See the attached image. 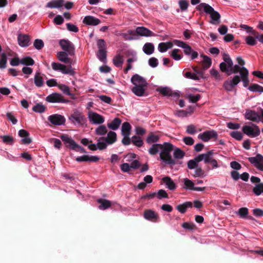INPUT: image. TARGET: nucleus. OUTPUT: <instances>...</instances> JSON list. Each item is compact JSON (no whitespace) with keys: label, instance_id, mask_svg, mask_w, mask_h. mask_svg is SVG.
I'll return each mask as SVG.
<instances>
[{"label":"nucleus","instance_id":"1","mask_svg":"<svg viewBox=\"0 0 263 263\" xmlns=\"http://www.w3.org/2000/svg\"><path fill=\"white\" fill-rule=\"evenodd\" d=\"M68 55H69L68 53L66 51H60L57 53L59 60L68 64L69 66H67L64 64L54 62L52 63L51 66L54 70L60 71L63 74L73 76L75 74V71L71 67V65L75 64L76 60L69 58Z\"/></svg>","mask_w":263,"mask_h":263},{"label":"nucleus","instance_id":"2","mask_svg":"<svg viewBox=\"0 0 263 263\" xmlns=\"http://www.w3.org/2000/svg\"><path fill=\"white\" fill-rule=\"evenodd\" d=\"M174 149V146L169 142H164L163 144H154L148 149V153L154 155L160 151V158L161 160L167 164L173 163V160L171 153Z\"/></svg>","mask_w":263,"mask_h":263},{"label":"nucleus","instance_id":"3","mask_svg":"<svg viewBox=\"0 0 263 263\" xmlns=\"http://www.w3.org/2000/svg\"><path fill=\"white\" fill-rule=\"evenodd\" d=\"M130 81L134 85L132 88L133 92L138 97L144 96L148 84L145 79L138 74H135L131 78Z\"/></svg>","mask_w":263,"mask_h":263},{"label":"nucleus","instance_id":"4","mask_svg":"<svg viewBox=\"0 0 263 263\" xmlns=\"http://www.w3.org/2000/svg\"><path fill=\"white\" fill-rule=\"evenodd\" d=\"M197 9L200 11H203L206 14L210 15L211 21L210 23L213 25H218L220 23V14L214 10L209 4L202 3L197 6Z\"/></svg>","mask_w":263,"mask_h":263},{"label":"nucleus","instance_id":"5","mask_svg":"<svg viewBox=\"0 0 263 263\" xmlns=\"http://www.w3.org/2000/svg\"><path fill=\"white\" fill-rule=\"evenodd\" d=\"M219 67L222 72H225L228 75L238 72L241 68L238 65L234 66L232 60L228 55H224L223 62L220 63Z\"/></svg>","mask_w":263,"mask_h":263},{"label":"nucleus","instance_id":"6","mask_svg":"<svg viewBox=\"0 0 263 263\" xmlns=\"http://www.w3.org/2000/svg\"><path fill=\"white\" fill-rule=\"evenodd\" d=\"M68 120L77 127H84L86 125L87 119L83 112L79 109H74L69 116Z\"/></svg>","mask_w":263,"mask_h":263},{"label":"nucleus","instance_id":"7","mask_svg":"<svg viewBox=\"0 0 263 263\" xmlns=\"http://www.w3.org/2000/svg\"><path fill=\"white\" fill-rule=\"evenodd\" d=\"M117 140V135L115 132L110 131L107 133V137L104 138H100L98 140L97 145L98 149L102 150L106 148L107 144H111Z\"/></svg>","mask_w":263,"mask_h":263},{"label":"nucleus","instance_id":"8","mask_svg":"<svg viewBox=\"0 0 263 263\" xmlns=\"http://www.w3.org/2000/svg\"><path fill=\"white\" fill-rule=\"evenodd\" d=\"M241 130L245 134L251 138L256 137L260 133L259 127L253 123H250L243 126Z\"/></svg>","mask_w":263,"mask_h":263},{"label":"nucleus","instance_id":"9","mask_svg":"<svg viewBox=\"0 0 263 263\" xmlns=\"http://www.w3.org/2000/svg\"><path fill=\"white\" fill-rule=\"evenodd\" d=\"M97 45L99 49L97 53L98 59L103 62L106 61V45L103 39H99L97 41Z\"/></svg>","mask_w":263,"mask_h":263},{"label":"nucleus","instance_id":"10","mask_svg":"<svg viewBox=\"0 0 263 263\" xmlns=\"http://www.w3.org/2000/svg\"><path fill=\"white\" fill-rule=\"evenodd\" d=\"M88 118L91 124L96 125H101L105 122V118L92 110H90L88 112Z\"/></svg>","mask_w":263,"mask_h":263},{"label":"nucleus","instance_id":"11","mask_svg":"<svg viewBox=\"0 0 263 263\" xmlns=\"http://www.w3.org/2000/svg\"><path fill=\"white\" fill-rule=\"evenodd\" d=\"M240 81L239 76L235 75L232 79L225 81L223 84V87L227 91H232Z\"/></svg>","mask_w":263,"mask_h":263},{"label":"nucleus","instance_id":"12","mask_svg":"<svg viewBox=\"0 0 263 263\" xmlns=\"http://www.w3.org/2000/svg\"><path fill=\"white\" fill-rule=\"evenodd\" d=\"M143 217L147 220L157 222L160 220L158 213L151 209L145 210L143 213Z\"/></svg>","mask_w":263,"mask_h":263},{"label":"nucleus","instance_id":"13","mask_svg":"<svg viewBox=\"0 0 263 263\" xmlns=\"http://www.w3.org/2000/svg\"><path fill=\"white\" fill-rule=\"evenodd\" d=\"M60 45L63 50L68 53L70 55L74 54L73 45L67 40H62L60 41Z\"/></svg>","mask_w":263,"mask_h":263},{"label":"nucleus","instance_id":"14","mask_svg":"<svg viewBox=\"0 0 263 263\" xmlns=\"http://www.w3.org/2000/svg\"><path fill=\"white\" fill-rule=\"evenodd\" d=\"M46 100L50 103H67L68 100L65 99L62 95L59 93H52L48 96Z\"/></svg>","mask_w":263,"mask_h":263},{"label":"nucleus","instance_id":"15","mask_svg":"<svg viewBox=\"0 0 263 263\" xmlns=\"http://www.w3.org/2000/svg\"><path fill=\"white\" fill-rule=\"evenodd\" d=\"M249 161L260 171H263V156L260 154L250 157Z\"/></svg>","mask_w":263,"mask_h":263},{"label":"nucleus","instance_id":"16","mask_svg":"<svg viewBox=\"0 0 263 263\" xmlns=\"http://www.w3.org/2000/svg\"><path fill=\"white\" fill-rule=\"evenodd\" d=\"M198 138L204 142H208L213 138H217V134L213 130H206L198 135Z\"/></svg>","mask_w":263,"mask_h":263},{"label":"nucleus","instance_id":"17","mask_svg":"<svg viewBox=\"0 0 263 263\" xmlns=\"http://www.w3.org/2000/svg\"><path fill=\"white\" fill-rule=\"evenodd\" d=\"M48 119L54 125H61L64 124L65 122V118L64 117L58 114L49 116Z\"/></svg>","mask_w":263,"mask_h":263},{"label":"nucleus","instance_id":"18","mask_svg":"<svg viewBox=\"0 0 263 263\" xmlns=\"http://www.w3.org/2000/svg\"><path fill=\"white\" fill-rule=\"evenodd\" d=\"M245 118L253 122H259L261 121V113L259 114L254 110H248L245 113Z\"/></svg>","mask_w":263,"mask_h":263},{"label":"nucleus","instance_id":"19","mask_svg":"<svg viewBox=\"0 0 263 263\" xmlns=\"http://www.w3.org/2000/svg\"><path fill=\"white\" fill-rule=\"evenodd\" d=\"M61 139L66 146L72 149H76V146H78V144L67 135H62L61 136Z\"/></svg>","mask_w":263,"mask_h":263},{"label":"nucleus","instance_id":"20","mask_svg":"<svg viewBox=\"0 0 263 263\" xmlns=\"http://www.w3.org/2000/svg\"><path fill=\"white\" fill-rule=\"evenodd\" d=\"M136 34H138L142 36H153L155 35L154 33L150 30L144 27H138L135 30Z\"/></svg>","mask_w":263,"mask_h":263},{"label":"nucleus","instance_id":"21","mask_svg":"<svg viewBox=\"0 0 263 263\" xmlns=\"http://www.w3.org/2000/svg\"><path fill=\"white\" fill-rule=\"evenodd\" d=\"M101 21L93 16L87 15L84 17L83 20V23L89 26H96L99 24Z\"/></svg>","mask_w":263,"mask_h":263},{"label":"nucleus","instance_id":"22","mask_svg":"<svg viewBox=\"0 0 263 263\" xmlns=\"http://www.w3.org/2000/svg\"><path fill=\"white\" fill-rule=\"evenodd\" d=\"M241 81L245 87H247L249 84V80L248 78L249 71L245 67H241L240 70L239 71Z\"/></svg>","mask_w":263,"mask_h":263},{"label":"nucleus","instance_id":"23","mask_svg":"<svg viewBox=\"0 0 263 263\" xmlns=\"http://www.w3.org/2000/svg\"><path fill=\"white\" fill-rule=\"evenodd\" d=\"M17 41L20 46L25 47L29 46L30 38L28 35L20 34L17 37Z\"/></svg>","mask_w":263,"mask_h":263},{"label":"nucleus","instance_id":"24","mask_svg":"<svg viewBox=\"0 0 263 263\" xmlns=\"http://www.w3.org/2000/svg\"><path fill=\"white\" fill-rule=\"evenodd\" d=\"M76 160L78 162H97L100 158L97 156L83 155L77 157Z\"/></svg>","mask_w":263,"mask_h":263},{"label":"nucleus","instance_id":"25","mask_svg":"<svg viewBox=\"0 0 263 263\" xmlns=\"http://www.w3.org/2000/svg\"><path fill=\"white\" fill-rule=\"evenodd\" d=\"M117 35L122 36L126 41H132L136 39L135 31L132 30H129L126 32L117 34Z\"/></svg>","mask_w":263,"mask_h":263},{"label":"nucleus","instance_id":"26","mask_svg":"<svg viewBox=\"0 0 263 263\" xmlns=\"http://www.w3.org/2000/svg\"><path fill=\"white\" fill-rule=\"evenodd\" d=\"M161 137V135L158 133H150L146 139V142L149 144H152L158 142Z\"/></svg>","mask_w":263,"mask_h":263},{"label":"nucleus","instance_id":"27","mask_svg":"<svg viewBox=\"0 0 263 263\" xmlns=\"http://www.w3.org/2000/svg\"><path fill=\"white\" fill-rule=\"evenodd\" d=\"M29 133L25 129H21L18 132V135L22 139V141L24 144H29L31 142V139L29 137Z\"/></svg>","mask_w":263,"mask_h":263},{"label":"nucleus","instance_id":"28","mask_svg":"<svg viewBox=\"0 0 263 263\" xmlns=\"http://www.w3.org/2000/svg\"><path fill=\"white\" fill-rule=\"evenodd\" d=\"M203 161L205 163H209L210 165L206 167V170L208 171L217 168L219 167V165L218 164L217 161L214 158L210 159H206V160Z\"/></svg>","mask_w":263,"mask_h":263},{"label":"nucleus","instance_id":"29","mask_svg":"<svg viewBox=\"0 0 263 263\" xmlns=\"http://www.w3.org/2000/svg\"><path fill=\"white\" fill-rule=\"evenodd\" d=\"M158 91L164 96H174L178 97L179 95L177 92H173L172 90L168 87H161L158 89Z\"/></svg>","mask_w":263,"mask_h":263},{"label":"nucleus","instance_id":"30","mask_svg":"<svg viewBox=\"0 0 263 263\" xmlns=\"http://www.w3.org/2000/svg\"><path fill=\"white\" fill-rule=\"evenodd\" d=\"M173 46V44L171 42H162L159 44L158 49L160 52H164L168 49L172 48Z\"/></svg>","mask_w":263,"mask_h":263},{"label":"nucleus","instance_id":"31","mask_svg":"<svg viewBox=\"0 0 263 263\" xmlns=\"http://www.w3.org/2000/svg\"><path fill=\"white\" fill-rule=\"evenodd\" d=\"M123 61V56L120 53L117 54L112 59V62L117 67H122Z\"/></svg>","mask_w":263,"mask_h":263},{"label":"nucleus","instance_id":"32","mask_svg":"<svg viewBox=\"0 0 263 263\" xmlns=\"http://www.w3.org/2000/svg\"><path fill=\"white\" fill-rule=\"evenodd\" d=\"M34 82L36 86L41 87L44 84V79L40 72H36L34 77Z\"/></svg>","mask_w":263,"mask_h":263},{"label":"nucleus","instance_id":"33","mask_svg":"<svg viewBox=\"0 0 263 263\" xmlns=\"http://www.w3.org/2000/svg\"><path fill=\"white\" fill-rule=\"evenodd\" d=\"M154 49V45L151 43H146L143 47V52L147 55H151L153 53Z\"/></svg>","mask_w":263,"mask_h":263},{"label":"nucleus","instance_id":"34","mask_svg":"<svg viewBox=\"0 0 263 263\" xmlns=\"http://www.w3.org/2000/svg\"><path fill=\"white\" fill-rule=\"evenodd\" d=\"M121 123V120L118 118H115L110 123L107 124L109 128L112 130L117 129Z\"/></svg>","mask_w":263,"mask_h":263},{"label":"nucleus","instance_id":"35","mask_svg":"<svg viewBox=\"0 0 263 263\" xmlns=\"http://www.w3.org/2000/svg\"><path fill=\"white\" fill-rule=\"evenodd\" d=\"M163 183L166 185L167 188L171 190H174L176 189V184L174 181L168 177H164L162 179Z\"/></svg>","mask_w":263,"mask_h":263},{"label":"nucleus","instance_id":"36","mask_svg":"<svg viewBox=\"0 0 263 263\" xmlns=\"http://www.w3.org/2000/svg\"><path fill=\"white\" fill-rule=\"evenodd\" d=\"M64 0L53 1L48 3L46 7L50 8H59L62 6Z\"/></svg>","mask_w":263,"mask_h":263},{"label":"nucleus","instance_id":"37","mask_svg":"<svg viewBox=\"0 0 263 263\" xmlns=\"http://www.w3.org/2000/svg\"><path fill=\"white\" fill-rule=\"evenodd\" d=\"M131 126L129 123L124 122L122 124L121 131L122 135L129 136L130 134Z\"/></svg>","mask_w":263,"mask_h":263},{"label":"nucleus","instance_id":"38","mask_svg":"<svg viewBox=\"0 0 263 263\" xmlns=\"http://www.w3.org/2000/svg\"><path fill=\"white\" fill-rule=\"evenodd\" d=\"M192 206V203L190 201L185 202L183 204L177 205V209L181 213H184L188 208H191Z\"/></svg>","mask_w":263,"mask_h":263},{"label":"nucleus","instance_id":"39","mask_svg":"<svg viewBox=\"0 0 263 263\" xmlns=\"http://www.w3.org/2000/svg\"><path fill=\"white\" fill-rule=\"evenodd\" d=\"M107 133V127L103 125H100L95 129V134L98 136H103Z\"/></svg>","mask_w":263,"mask_h":263},{"label":"nucleus","instance_id":"40","mask_svg":"<svg viewBox=\"0 0 263 263\" xmlns=\"http://www.w3.org/2000/svg\"><path fill=\"white\" fill-rule=\"evenodd\" d=\"M98 202L100 204L99 206V208L101 210H105L111 205V202L106 199H98Z\"/></svg>","mask_w":263,"mask_h":263},{"label":"nucleus","instance_id":"41","mask_svg":"<svg viewBox=\"0 0 263 263\" xmlns=\"http://www.w3.org/2000/svg\"><path fill=\"white\" fill-rule=\"evenodd\" d=\"M21 64L32 66L34 64V61L30 57H25L21 59Z\"/></svg>","mask_w":263,"mask_h":263},{"label":"nucleus","instance_id":"42","mask_svg":"<svg viewBox=\"0 0 263 263\" xmlns=\"http://www.w3.org/2000/svg\"><path fill=\"white\" fill-rule=\"evenodd\" d=\"M172 57L176 61H179L182 58L181 51L178 49H174L172 50L171 54Z\"/></svg>","mask_w":263,"mask_h":263},{"label":"nucleus","instance_id":"43","mask_svg":"<svg viewBox=\"0 0 263 263\" xmlns=\"http://www.w3.org/2000/svg\"><path fill=\"white\" fill-rule=\"evenodd\" d=\"M203 58L202 63L204 69H208L212 64V60L211 59L206 55H201Z\"/></svg>","mask_w":263,"mask_h":263},{"label":"nucleus","instance_id":"44","mask_svg":"<svg viewBox=\"0 0 263 263\" xmlns=\"http://www.w3.org/2000/svg\"><path fill=\"white\" fill-rule=\"evenodd\" d=\"M202 160L198 159V156L196 157L194 160H190L187 163V166L190 169H194L197 167L198 164Z\"/></svg>","mask_w":263,"mask_h":263},{"label":"nucleus","instance_id":"45","mask_svg":"<svg viewBox=\"0 0 263 263\" xmlns=\"http://www.w3.org/2000/svg\"><path fill=\"white\" fill-rule=\"evenodd\" d=\"M213 151H209L206 153L198 155V159L199 160L205 161L206 159H210L213 158Z\"/></svg>","mask_w":263,"mask_h":263},{"label":"nucleus","instance_id":"46","mask_svg":"<svg viewBox=\"0 0 263 263\" xmlns=\"http://www.w3.org/2000/svg\"><path fill=\"white\" fill-rule=\"evenodd\" d=\"M127 56L128 57L127 62L130 63L136 62L137 60L136 52L134 51H129L128 52Z\"/></svg>","mask_w":263,"mask_h":263},{"label":"nucleus","instance_id":"47","mask_svg":"<svg viewBox=\"0 0 263 263\" xmlns=\"http://www.w3.org/2000/svg\"><path fill=\"white\" fill-rule=\"evenodd\" d=\"M183 183L184 184V188L189 190H193L194 187V183L188 178H184L183 179Z\"/></svg>","mask_w":263,"mask_h":263},{"label":"nucleus","instance_id":"48","mask_svg":"<svg viewBox=\"0 0 263 263\" xmlns=\"http://www.w3.org/2000/svg\"><path fill=\"white\" fill-rule=\"evenodd\" d=\"M253 191L256 196L263 194V183L256 184L254 187Z\"/></svg>","mask_w":263,"mask_h":263},{"label":"nucleus","instance_id":"49","mask_svg":"<svg viewBox=\"0 0 263 263\" xmlns=\"http://www.w3.org/2000/svg\"><path fill=\"white\" fill-rule=\"evenodd\" d=\"M249 213L248 209L247 208H241L236 212V214L238 215L241 218H246Z\"/></svg>","mask_w":263,"mask_h":263},{"label":"nucleus","instance_id":"50","mask_svg":"<svg viewBox=\"0 0 263 263\" xmlns=\"http://www.w3.org/2000/svg\"><path fill=\"white\" fill-rule=\"evenodd\" d=\"M132 142L136 146H137L138 147L141 146L143 144V142L142 139L140 137H137V136H133L132 138L131 139Z\"/></svg>","mask_w":263,"mask_h":263},{"label":"nucleus","instance_id":"51","mask_svg":"<svg viewBox=\"0 0 263 263\" xmlns=\"http://www.w3.org/2000/svg\"><path fill=\"white\" fill-rule=\"evenodd\" d=\"M58 88L65 94L68 96H71L72 94L70 92L69 87L65 84H58Z\"/></svg>","mask_w":263,"mask_h":263},{"label":"nucleus","instance_id":"52","mask_svg":"<svg viewBox=\"0 0 263 263\" xmlns=\"http://www.w3.org/2000/svg\"><path fill=\"white\" fill-rule=\"evenodd\" d=\"M248 89L253 92H263V87L256 84L251 85Z\"/></svg>","mask_w":263,"mask_h":263},{"label":"nucleus","instance_id":"53","mask_svg":"<svg viewBox=\"0 0 263 263\" xmlns=\"http://www.w3.org/2000/svg\"><path fill=\"white\" fill-rule=\"evenodd\" d=\"M34 112L42 113L45 111L46 107L42 104H37L32 108Z\"/></svg>","mask_w":263,"mask_h":263},{"label":"nucleus","instance_id":"54","mask_svg":"<svg viewBox=\"0 0 263 263\" xmlns=\"http://www.w3.org/2000/svg\"><path fill=\"white\" fill-rule=\"evenodd\" d=\"M174 156L176 159L182 158L184 156V153L180 149L176 148L174 149Z\"/></svg>","mask_w":263,"mask_h":263},{"label":"nucleus","instance_id":"55","mask_svg":"<svg viewBox=\"0 0 263 263\" xmlns=\"http://www.w3.org/2000/svg\"><path fill=\"white\" fill-rule=\"evenodd\" d=\"M194 177H202L204 176V172L201 167H196L194 170V173L192 174Z\"/></svg>","mask_w":263,"mask_h":263},{"label":"nucleus","instance_id":"56","mask_svg":"<svg viewBox=\"0 0 263 263\" xmlns=\"http://www.w3.org/2000/svg\"><path fill=\"white\" fill-rule=\"evenodd\" d=\"M186 131L187 133L193 135L196 134L198 130L194 125L191 124L187 126Z\"/></svg>","mask_w":263,"mask_h":263},{"label":"nucleus","instance_id":"57","mask_svg":"<svg viewBox=\"0 0 263 263\" xmlns=\"http://www.w3.org/2000/svg\"><path fill=\"white\" fill-rule=\"evenodd\" d=\"M201 98L200 95L197 94L196 95H193L192 94H188L187 98L189 101L192 103H195L198 101Z\"/></svg>","mask_w":263,"mask_h":263},{"label":"nucleus","instance_id":"58","mask_svg":"<svg viewBox=\"0 0 263 263\" xmlns=\"http://www.w3.org/2000/svg\"><path fill=\"white\" fill-rule=\"evenodd\" d=\"M178 4L181 11L186 10L189 7V3L186 0H180Z\"/></svg>","mask_w":263,"mask_h":263},{"label":"nucleus","instance_id":"59","mask_svg":"<svg viewBox=\"0 0 263 263\" xmlns=\"http://www.w3.org/2000/svg\"><path fill=\"white\" fill-rule=\"evenodd\" d=\"M231 136L237 140H241L243 136L242 134L238 131H233L230 133Z\"/></svg>","mask_w":263,"mask_h":263},{"label":"nucleus","instance_id":"60","mask_svg":"<svg viewBox=\"0 0 263 263\" xmlns=\"http://www.w3.org/2000/svg\"><path fill=\"white\" fill-rule=\"evenodd\" d=\"M185 77L187 78L191 79L194 80H198L200 79V77L198 76L195 73H192L191 72H186L185 73Z\"/></svg>","mask_w":263,"mask_h":263},{"label":"nucleus","instance_id":"61","mask_svg":"<svg viewBox=\"0 0 263 263\" xmlns=\"http://www.w3.org/2000/svg\"><path fill=\"white\" fill-rule=\"evenodd\" d=\"M211 75L215 79L220 80L221 79V76L218 70L215 69H211L210 71Z\"/></svg>","mask_w":263,"mask_h":263},{"label":"nucleus","instance_id":"62","mask_svg":"<svg viewBox=\"0 0 263 263\" xmlns=\"http://www.w3.org/2000/svg\"><path fill=\"white\" fill-rule=\"evenodd\" d=\"M3 141L7 144L12 145L13 143V138L10 136H4L2 137Z\"/></svg>","mask_w":263,"mask_h":263},{"label":"nucleus","instance_id":"63","mask_svg":"<svg viewBox=\"0 0 263 263\" xmlns=\"http://www.w3.org/2000/svg\"><path fill=\"white\" fill-rule=\"evenodd\" d=\"M66 26L67 29L70 32H78L79 31L78 27L75 25L67 23Z\"/></svg>","mask_w":263,"mask_h":263},{"label":"nucleus","instance_id":"64","mask_svg":"<svg viewBox=\"0 0 263 263\" xmlns=\"http://www.w3.org/2000/svg\"><path fill=\"white\" fill-rule=\"evenodd\" d=\"M148 64L152 67H156L158 65V60L156 58H151L148 60Z\"/></svg>","mask_w":263,"mask_h":263}]
</instances>
